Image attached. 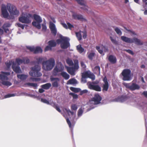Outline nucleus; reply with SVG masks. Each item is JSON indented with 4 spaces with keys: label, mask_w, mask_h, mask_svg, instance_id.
Returning <instances> with one entry per match:
<instances>
[{
    "label": "nucleus",
    "mask_w": 147,
    "mask_h": 147,
    "mask_svg": "<svg viewBox=\"0 0 147 147\" xmlns=\"http://www.w3.org/2000/svg\"><path fill=\"white\" fill-rule=\"evenodd\" d=\"M36 62L38 64L35 65L31 68V71L29 72L30 75L34 77H39L42 75V74L40 72L41 69L39 64L41 63L43 60V58L42 57H38L36 59Z\"/></svg>",
    "instance_id": "1"
},
{
    "label": "nucleus",
    "mask_w": 147,
    "mask_h": 147,
    "mask_svg": "<svg viewBox=\"0 0 147 147\" xmlns=\"http://www.w3.org/2000/svg\"><path fill=\"white\" fill-rule=\"evenodd\" d=\"M11 26V24L9 23L4 24L2 26V28H7Z\"/></svg>",
    "instance_id": "52"
},
{
    "label": "nucleus",
    "mask_w": 147,
    "mask_h": 147,
    "mask_svg": "<svg viewBox=\"0 0 147 147\" xmlns=\"http://www.w3.org/2000/svg\"><path fill=\"white\" fill-rule=\"evenodd\" d=\"M32 18V15L31 14L28 13L26 16H22L20 17L19 18V20L23 23L28 24L31 22L30 18Z\"/></svg>",
    "instance_id": "7"
},
{
    "label": "nucleus",
    "mask_w": 147,
    "mask_h": 147,
    "mask_svg": "<svg viewBox=\"0 0 147 147\" xmlns=\"http://www.w3.org/2000/svg\"><path fill=\"white\" fill-rule=\"evenodd\" d=\"M49 28L51 33L54 35H56L57 34V30L55 28V25L53 23H50Z\"/></svg>",
    "instance_id": "17"
},
{
    "label": "nucleus",
    "mask_w": 147,
    "mask_h": 147,
    "mask_svg": "<svg viewBox=\"0 0 147 147\" xmlns=\"http://www.w3.org/2000/svg\"><path fill=\"white\" fill-rule=\"evenodd\" d=\"M119 99L120 101L121 102H123L125 100V96H122L119 97Z\"/></svg>",
    "instance_id": "49"
},
{
    "label": "nucleus",
    "mask_w": 147,
    "mask_h": 147,
    "mask_svg": "<svg viewBox=\"0 0 147 147\" xmlns=\"http://www.w3.org/2000/svg\"><path fill=\"white\" fill-rule=\"evenodd\" d=\"M101 47L104 50L105 52H106L108 51V49L107 47L104 46L103 45H102Z\"/></svg>",
    "instance_id": "55"
},
{
    "label": "nucleus",
    "mask_w": 147,
    "mask_h": 147,
    "mask_svg": "<svg viewBox=\"0 0 147 147\" xmlns=\"http://www.w3.org/2000/svg\"><path fill=\"white\" fill-rule=\"evenodd\" d=\"M83 112V110L82 107L80 108L78 112V116H81Z\"/></svg>",
    "instance_id": "40"
},
{
    "label": "nucleus",
    "mask_w": 147,
    "mask_h": 147,
    "mask_svg": "<svg viewBox=\"0 0 147 147\" xmlns=\"http://www.w3.org/2000/svg\"><path fill=\"white\" fill-rule=\"evenodd\" d=\"M50 80L53 82L52 84V86L54 87H57L59 86L60 79L58 78H51Z\"/></svg>",
    "instance_id": "13"
},
{
    "label": "nucleus",
    "mask_w": 147,
    "mask_h": 147,
    "mask_svg": "<svg viewBox=\"0 0 147 147\" xmlns=\"http://www.w3.org/2000/svg\"><path fill=\"white\" fill-rule=\"evenodd\" d=\"M63 69V67H62L61 65L60 67H59L57 66L54 69L53 71V74L54 76H56L58 72L62 71Z\"/></svg>",
    "instance_id": "14"
},
{
    "label": "nucleus",
    "mask_w": 147,
    "mask_h": 147,
    "mask_svg": "<svg viewBox=\"0 0 147 147\" xmlns=\"http://www.w3.org/2000/svg\"><path fill=\"white\" fill-rule=\"evenodd\" d=\"M94 70L98 72H100V67L99 66H96L94 68Z\"/></svg>",
    "instance_id": "58"
},
{
    "label": "nucleus",
    "mask_w": 147,
    "mask_h": 147,
    "mask_svg": "<svg viewBox=\"0 0 147 147\" xmlns=\"http://www.w3.org/2000/svg\"><path fill=\"white\" fill-rule=\"evenodd\" d=\"M133 43L138 45H143V43L141 42L140 40L137 38L134 37L132 38Z\"/></svg>",
    "instance_id": "22"
},
{
    "label": "nucleus",
    "mask_w": 147,
    "mask_h": 147,
    "mask_svg": "<svg viewBox=\"0 0 147 147\" xmlns=\"http://www.w3.org/2000/svg\"><path fill=\"white\" fill-rule=\"evenodd\" d=\"M74 69L73 67H67V71L71 75L74 76L75 74Z\"/></svg>",
    "instance_id": "23"
},
{
    "label": "nucleus",
    "mask_w": 147,
    "mask_h": 147,
    "mask_svg": "<svg viewBox=\"0 0 147 147\" xmlns=\"http://www.w3.org/2000/svg\"><path fill=\"white\" fill-rule=\"evenodd\" d=\"M61 75L65 80H68L69 78V75L65 72H61Z\"/></svg>",
    "instance_id": "27"
},
{
    "label": "nucleus",
    "mask_w": 147,
    "mask_h": 147,
    "mask_svg": "<svg viewBox=\"0 0 147 147\" xmlns=\"http://www.w3.org/2000/svg\"><path fill=\"white\" fill-rule=\"evenodd\" d=\"M76 48L77 50L80 53H82L84 51V49L82 47L81 45L77 46Z\"/></svg>",
    "instance_id": "29"
},
{
    "label": "nucleus",
    "mask_w": 147,
    "mask_h": 147,
    "mask_svg": "<svg viewBox=\"0 0 147 147\" xmlns=\"http://www.w3.org/2000/svg\"><path fill=\"white\" fill-rule=\"evenodd\" d=\"M70 89L72 91L76 93L79 92L80 90V88H75L72 87H70Z\"/></svg>",
    "instance_id": "33"
},
{
    "label": "nucleus",
    "mask_w": 147,
    "mask_h": 147,
    "mask_svg": "<svg viewBox=\"0 0 147 147\" xmlns=\"http://www.w3.org/2000/svg\"><path fill=\"white\" fill-rule=\"evenodd\" d=\"M88 91L87 90H84L81 91L80 92V95H82L84 94L87 93L88 92Z\"/></svg>",
    "instance_id": "54"
},
{
    "label": "nucleus",
    "mask_w": 147,
    "mask_h": 147,
    "mask_svg": "<svg viewBox=\"0 0 147 147\" xmlns=\"http://www.w3.org/2000/svg\"><path fill=\"white\" fill-rule=\"evenodd\" d=\"M94 55L95 53H90L88 55V57L90 59L92 60L93 59V57L94 56Z\"/></svg>",
    "instance_id": "42"
},
{
    "label": "nucleus",
    "mask_w": 147,
    "mask_h": 147,
    "mask_svg": "<svg viewBox=\"0 0 147 147\" xmlns=\"http://www.w3.org/2000/svg\"><path fill=\"white\" fill-rule=\"evenodd\" d=\"M78 3L80 5L84 6V7H81V8L85 10H87L88 7L86 5V2L84 0H76Z\"/></svg>",
    "instance_id": "15"
},
{
    "label": "nucleus",
    "mask_w": 147,
    "mask_h": 147,
    "mask_svg": "<svg viewBox=\"0 0 147 147\" xmlns=\"http://www.w3.org/2000/svg\"><path fill=\"white\" fill-rule=\"evenodd\" d=\"M10 73L9 72H5L3 71L1 72V74H0V80L2 81V84L6 86H10L11 85V83L10 82L7 81L8 79L7 76L9 75Z\"/></svg>",
    "instance_id": "3"
},
{
    "label": "nucleus",
    "mask_w": 147,
    "mask_h": 147,
    "mask_svg": "<svg viewBox=\"0 0 147 147\" xmlns=\"http://www.w3.org/2000/svg\"><path fill=\"white\" fill-rule=\"evenodd\" d=\"M55 64L54 59L53 58H51L47 61H43L42 68L45 71H49L53 68Z\"/></svg>",
    "instance_id": "2"
},
{
    "label": "nucleus",
    "mask_w": 147,
    "mask_h": 147,
    "mask_svg": "<svg viewBox=\"0 0 147 147\" xmlns=\"http://www.w3.org/2000/svg\"><path fill=\"white\" fill-rule=\"evenodd\" d=\"M17 77L18 78L22 80H24L27 78L28 76L24 74L17 75Z\"/></svg>",
    "instance_id": "26"
},
{
    "label": "nucleus",
    "mask_w": 147,
    "mask_h": 147,
    "mask_svg": "<svg viewBox=\"0 0 147 147\" xmlns=\"http://www.w3.org/2000/svg\"><path fill=\"white\" fill-rule=\"evenodd\" d=\"M24 64H27L29 63L30 62L29 59H28L27 57L24 58Z\"/></svg>",
    "instance_id": "56"
},
{
    "label": "nucleus",
    "mask_w": 147,
    "mask_h": 147,
    "mask_svg": "<svg viewBox=\"0 0 147 147\" xmlns=\"http://www.w3.org/2000/svg\"><path fill=\"white\" fill-rule=\"evenodd\" d=\"M124 51H126L128 53H129V54H130L132 55H134V54L133 52L131 50L125 49L124 50Z\"/></svg>",
    "instance_id": "50"
},
{
    "label": "nucleus",
    "mask_w": 147,
    "mask_h": 147,
    "mask_svg": "<svg viewBox=\"0 0 147 147\" xmlns=\"http://www.w3.org/2000/svg\"><path fill=\"white\" fill-rule=\"evenodd\" d=\"M52 49V48L48 45L45 47V51H51Z\"/></svg>",
    "instance_id": "47"
},
{
    "label": "nucleus",
    "mask_w": 147,
    "mask_h": 147,
    "mask_svg": "<svg viewBox=\"0 0 147 147\" xmlns=\"http://www.w3.org/2000/svg\"><path fill=\"white\" fill-rule=\"evenodd\" d=\"M73 17L74 19L80 20L82 21H86V19L83 18V16L80 14H74L73 15Z\"/></svg>",
    "instance_id": "18"
},
{
    "label": "nucleus",
    "mask_w": 147,
    "mask_h": 147,
    "mask_svg": "<svg viewBox=\"0 0 147 147\" xmlns=\"http://www.w3.org/2000/svg\"><path fill=\"white\" fill-rule=\"evenodd\" d=\"M80 64L81 67L83 68H85L86 67V66L84 62L82 61H81Z\"/></svg>",
    "instance_id": "63"
},
{
    "label": "nucleus",
    "mask_w": 147,
    "mask_h": 147,
    "mask_svg": "<svg viewBox=\"0 0 147 147\" xmlns=\"http://www.w3.org/2000/svg\"><path fill=\"white\" fill-rule=\"evenodd\" d=\"M110 38L111 41L113 44L115 45H117L118 44V42L115 39H114L111 36H110Z\"/></svg>",
    "instance_id": "39"
},
{
    "label": "nucleus",
    "mask_w": 147,
    "mask_h": 147,
    "mask_svg": "<svg viewBox=\"0 0 147 147\" xmlns=\"http://www.w3.org/2000/svg\"><path fill=\"white\" fill-rule=\"evenodd\" d=\"M101 100L102 97L98 93L95 94L92 99V101L94 102V104L96 105L99 104Z\"/></svg>",
    "instance_id": "11"
},
{
    "label": "nucleus",
    "mask_w": 147,
    "mask_h": 147,
    "mask_svg": "<svg viewBox=\"0 0 147 147\" xmlns=\"http://www.w3.org/2000/svg\"><path fill=\"white\" fill-rule=\"evenodd\" d=\"M41 102H43V103H46L47 104L49 105L50 104L49 101L46 99L41 98Z\"/></svg>",
    "instance_id": "48"
},
{
    "label": "nucleus",
    "mask_w": 147,
    "mask_h": 147,
    "mask_svg": "<svg viewBox=\"0 0 147 147\" xmlns=\"http://www.w3.org/2000/svg\"><path fill=\"white\" fill-rule=\"evenodd\" d=\"M16 62L18 64L20 65L24 62V58L22 59H21L19 58H17L16 60Z\"/></svg>",
    "instance_id": "32"
},
{
    "label": "nucleus",
    "mask_w": 147,
    "mask_h": 147,
    "mask_svg": "<svg viewBox=\"0 0 147 147\" xmlns=\"http://www.w3.org/2000/svg\"><path fill=\"white\" fill-rule=\"evenodd\" d=\"M69 95L72 96L74 99H76L78 98V95L74 93L71 92L69 93Z\"/></svg>",
    "instance_id": "43"
},
{
    "label": "nucleus",
    "mask_w": 147,
    "mask_h": 147,
    "mask_svg": "<svg viewBox=\"0 0 147 147\" xmlns=\"http://www.w3.org/2000/svg\"><path fill=\"white\" fill-rule=\"evenodd\" d=\"M51 84L50 83H47L41 86L42 88L45 90L49 89L51 86Z\"/></svg>",
    "instance_id": "28"
},
{
    "label": "nucleus",
    "mask_w": 147,
    "mask_h": 147,
    "mask_svg": "<svg viewBox=\"0 0 147 147\" xmlns=\"http://www.w3.org/2000/svg\"><path fill=\"white\" fill-rule=\"evenodd\" d=\"M121 74L123 76L122 80L123 81H129L131 79V71L129 69H124Z\"/></svg>",
    "instance_id": "4"
},
{
    "label": "nucleus",
    "mask_w": 147,
    "mask_h": 147,
    "mask_svg": "<svg viewBox=\"0 0 147 147\" xmlns=\"http://www.w3.org/2000/svg\"><path fill=\"white\" fill-rule=\"evenodd\" d=\"M12 67L13 70L17 73H20L21 71L20 67L19 66L16 67V64L14 62L13 63Z\"/></svg>",
    "instance_id": "19"
},
{
    "label": "nucleus",
    "mask_w": 147,
    "mask_h": 147,
    "mask_svg": "<svg viewBox=\"0 0 147 147\" xmlns=\"http://www.w3.org/2000/svg\"><path fill=\"white\" fill-rule=\"evenodd\" d=\"M1 9L3 17L5 18H7L9 16V13L7 11L5 5L3 4L2 5Z\"/></svg>",
    "instance_id": "12"
},
{
    "label": "nucleus",
    "mask_w": 147,
    "mask_h": 147,
    "mask_svg": "<svg viewBox=\"0 0 147 147\" xmlns=\"http://www.w3.org/2000/svg\"><path fill=\"white\" fill-rule=\"evenodd\" d=\"M66 120L67 122V124H68L69 127L70 128H72L71 122L70 121V120H69V119L68 118H67L66 119Z\"/></svg>",
    "instance_id": "53"
},
{
    "label": "nucleus",
    "mask_w": 147,
    "mask_h": 147,
    "mask_svg": "<svg viewBox=\"0 0 147 147\" xmlns=\"http://www.w3.org/2000/svg\"><path fill=\"white\" fill-rule=\"evenodd\" d=\"M14 62H12V61H9L8 62H6L5 64L6 65L7 67L8 68H9L10 67L11 65H13V63Z\"/></svg>",
    "instance_id": "41"
},
{
    "label": "nucleus",
    "mask_w": 147,
    "mask_h": 147,
    "mask_svg": "<svg viewBox=\"0 0 147 147\" xmlns=\"http://www.w3.org/2000/svg\"><path fill=\"white\" fill-rule=\"evenodd\" d=\"M123 85L126 88L131 91L138 90L140 88V86L138 85L134 82L129 83H123Z\"/></svg>",
    "instance_id": "6"
},
{
    "label": "nucleus",
    "mask_w": 147,
    "mask_h": 147,
    "mask_svg": "<svg viewBox=\"0 0 147 147\" xmlns=\"http://www.w3.org/2000/svg\"><path fill=\"white\" fill-rule=\"evenodd\" d=\"M77 105L76 104H73L71 106V109L72 110L76 111L77 109Z\"/></svg>",
    "instance_id": "46"
},
{
    "label": "nucleus",
    "mask_w": 147,
    "mask_h": 147,
    "mask_svg": "<svg viewBox=\"0 0 147 147\" xmlns=\"http://www.w3.org/2000/svg\"><path fill=\"white\" fill-rule=\"evenodd\" d=\"M25 85L33 87L34 89H36L37 86V84L34 83H27L25 84Z\"/></svg>",
    "instance_id": "31"
},
{
    "label": "nucleus",
    "mask_w": 147,
    "mask_h": 147,
    "mask_svg": "<svg viewBox=\"0 0 147 147\" xmlns=\"http://www.w3.org/2000/svg\"><path fill=\"white\" fill-rule=\"evenodd\" d=\"M17 25L18 26V27H20L22 29H24V25L22 24H21L18 23L17 24Z\"/></svg>",
    "instance_id": "61"
},
{
    "label": "nucleus",
    "mask_w": 147,
    "mask_h": 147,
    "mask_svg": "<svg viewBox=\"0 0 147 147\" xmlns=\"http://www.w3.org/2000/svg\"><path fill=\"white\" fill-rule=\"evenodd\" d=\"M78 83L77 81L75 78H73L69 80L67 82V84H77Z\"/></svg>",
    "instance_id": "25"
},
{
    "label": "nucleus",
    "mask_w": 147,
    "mask_h": 147,
    "mask_svg": "<svg viewBox=\"0 0 147 147\" xmlns=\"http://www.w3.org/2000/svg\"><path fill=\"white\" fill-rule=\"evenodd\" d=\"M86 78H84L82 76V78L81 79V82L84 83H86L87 82Z\"/></svg>",
    "instance_id": "57"
},
{
    "label": "nucleus",
    "mask_w": 147,
    "mask_h": 147,
    "mask_svg": "<svg viewBox=\"0 0 147 147\" xmlns=\"http://www.w3.org/2000/svg\"><path fill=\"white\" fill-rule=\"evenodd\" d=\"M66 63L69 66H72L74 65V63L72 61L69 59H67L66 60Z\"/></svg>",
    "instance_id": "36"
},
{
    "label": "nucleus",
    "mask_w": 147,
    "mask_h": 147,
    "mask_svg": "<svg viewBox=\"0 0 147 147\" xmlns=\"http://www.w3.org/2000/svg\"><path fill=\"white\" fill-rule=\"evenodd\" d=\"M67 24L68 26V28L69 29H71L74 27L73 26L70 24L69 22H68L67 23Z\"/></svg>",
    "instance_id": "62"
},
{
    "label": "nucleus",
    "mask_w": 147,
    "mask_h": 147,
    "mask_svg": "<svg viewBox=\"0 0 147 147\" xmlns=\"http://www.w3.org/2000/svg\"><path fill=\"white\" fill-rule=\"evenodd\" d=\"M74 65L73 67L74 69H78L79 68L78 61V60L74 61Z\"/></svg>",
    "instance_id": "34"
},
{
    "label": "nucleus",
    "mask_w": 147,
    "mask_h": 147,
    "mask_svg": "<svg viewBox=\"0 0 147 147\" xmlns=\"http://www.w3.org/2000/svg\"><path fill=\"white\" fill-rule=\"evenodd\" d=\"M96 49L98 51V52L100 54H102L103 53V51L102 50L100 49V47L98 46H96Z\"/></svg>",
    "instance_id": "51"
},
{
    "label": "nucleus",
    "mask_w": 147,
    "mask_h": 147,
    "mask_svg": "<svg viewBox=\"0 0 147 147\" xmlns=\"http://www.w3.org/2000/svg\"><path fill=\"white\" fill-rule=\"evenodd\" d=\"M40 23L35 21L33 22L32 23V25L38 29H40L41 28V25Z\"/></svg>",
    "instance_id": "30"
},
{
    "label": "nucleus",
    "mask_w": 147,
    "mask_h": 147,
    "mask_svg": "<svg viewBox=\"0 0 147 147\" xmlns=\"http://www.w3.org/2000/svg\"><path fill=\"white\" fill-rule=\"evenodd\" d=\"M33 18L38 23H40L42 21V18L40 17L36 14H34L33 15L32 18Z\"/></svg>",
    "instance_id": "21"
},
{
    "label": "nucleus",
    "mask_w": 147,
    "mask_h": 147,
    "mask_svg": "<svg viewBox=\"0 0 147 147\" xmlns=\"http://www.w3.org/2000/svg\"><path fill=\"white\" fill-rule=\"evenodd\" d=\"M26 48L30 51L33 52L34 54L41 53L42 51V49L39 47H37L35 48L30 46H27Z\"/></svg>",
    "instance_id": "9"
},
{
    "label": "nucleus",
    "mask_w": 147,
    "mask_h": 147,
    "mask_svg": "<svg viewBox=\"0 0 147 147\" xmlns=\"http://www.w3.org/2000/svg\"><path fill=\"white\" fill-rule=\"evenodd\" d=\"M121 39L123 41L126 43H133L131 38L123 36L121 37Z\"/></svg>",
    "instance_id": "20"
},
{
    "label": "nucleus",
    "mask_w": 147,
    "mask_h": 147,
    "mask_svg": "<svg viewBox=\"0 0 147 147\" xmlns=\"http://www.w3.org/2000/svg\"><path fill=\"white\" fill-rule=\"evenodd\" d=\"M42 30L44 31H45L47 29V27L45 25L43 24L42 25Z\"/></svg>",
    "instance_id": "64"
},
{
    "label": "nucleus",
    "mask_w": 147,
    "mask_h": 147,
    "mask_svg": "<svg viewBox=\"0 0 147 147\" xmlns=\"http://www.w3.org/2000/svg\"><path fill=\"white\" fill-rule=\"evenodd\" d=\"M63 42L61 44L60 46L61 48L65 49L67 48L70 46L69 42V40L67 37H63L62 38Z\"/></svg>",
    "instance_id": "10"
},
{
    "label": "nucleus",
    "mask_w": 147,
    "mask_h": 147,
    "mask_svg": "<svg viewBox=\"0 0 147 147\" xmlns=\"http://www.w3.org/2000/svg\"><path fill=\"white\" fill-rule=\"evenodd\" d=\"M95 82L88 83V88L91 90H93L98 92L101 91V88L98 85H94L96 84Z\"/></svg>",
    "instance_id": "8"
},
{
    "label": "nucleus",
    "mask_w": 147,
    "mask_h": 147,
    "mask_svg": "<svg viewBox=\"0 0 147 147\" xmlns=\"http://www.w3.org/2000/svg\"><path fill=\"white\" fill-rule=\"evenodd\" d=\"M108 60L112 64H115L117 62V60L116 57L113 55H110L109 56Z\"/></svg>",
    "instance_id": "16"
},
{
    "label": "nucleus",
    "mask_w": 147,
    "mask_h": 147,
    "mask_svg": "<svg viewBox=\"0 0 147 147\" xmlns=\"http://www.w3.org/2000/svg\"><path fill=\"white\" fill-rule=\"evenodd\" d=\"M83 33V38L84 39H85L87 37V33L86 31H83L82 32Z\"/></svg>",
    "instance_id": "59"
},
{
    "label": "nucleus",
    "mask_w": 147,
    "mask_h": 147,
    "mask_svg": "<svg viewBox=\"0 0 147 147\" xmlns=\"http://www.w3.org/2000/svg\"><path fill=\"white\" fill-rule=\"evenodd\" d=\"M109 86L108 83H106L104 84L103 87V91L105 90V91H107L109 88Z\"/></svg>",
    "instance_id": "37"
},
{
    "label": "nucleus",
    "mask_w": 147,
    "mask_h": 147,
    "mask_svg": "<svg viewBox=\"0 0 147 147\" xmlns=\"http://www.w3.org/2000/svg\"><path fill=\"white\" fill-rule=\"evenodd\" d=\"M88 78L91 79L92 80H94L95 79V76L93 74L90 72Z\"/></svg>",
    "instance_id": "45"
},
{
    "label": "nucleus",
    "mask_w": 147,
    "mask_h": 147,
    "mask_svg": "<svg viewBox=\"0 0 147 147\" xmlns=\"http://www.w3.org/2000/svg\"><path fill=\"white\" fill-rule=\"evenodd\" d=\"M48 44L52 48L55 47L57 45L56 42L53 40L49 41L48 42Z\"/></svg>",
    "instance_id": "24"
},
{
    "label": "nucleus",
    "mask_w": 147,
    "mask_h": 147,
    "mask_svg": "<svg viewBox=\"0 0 147 147\" xmlns=\"http://www.w3.org/2000/svg\"><path fill=\"white\" fill-rule=\"evenodd\" d=\"M76 36L79 40H81L82 39V35L80 32H76Z\"/></svg>",
    "instance_id": "35"
},
{
    "label": "nucleus",
    "mask_w": 147,
    "mask_h": 147,
    "mask_svg": "<svg viewBox=\"0 0 147 147\" xmlns=\"http://www.w3.org/2000/svg\"><path fill=\"white\" fill-rule=\"evenodd\" d=\"M89 73L90 72H88V71L84 72L82 73V76L84 78L85 77L86 78H88Z\"/></svg>",
    "instance_id": "38"
},
{
    "label": "nucleus",
    "mask_w": 147,
    "mask_h": 147,
    "mask_svg": "<svg viewBox=\"0 0 147 147\" xmlns=\"http://www.w3.org/2000/svg\"><path fill=\"white\" fill-rule=\"evenodd\" d=\"M7 7L11 15L17 16L18 15L19 11L15 6L10 3H8L7 5Z\"/></svg>",
    "instance_id": "5"
},
{
    "label": "nucleus",
    "mask_w": 147,
    "mask_h": 147,
    "mask_svg": "<svg viewBox=\"0 0 147 147\" xmlns=\"http://www.w3.org/2000/svg\"><path fill=\"white\" fill-rule=\"evenodd\" d=\"M65 110L68 114L69 113H70L72 115H74V112L71 111L69 109H65Z\"/></svg>",
    "instance_id": "60"
},
{
    "label": "nucleus",
    "mask_w": 147,
    "mask_h": 147,
    "mask_svg": "<svg viewBox=\"0 0 147 147\" xmlns=\"http://www.w3.org/2000/svg\"><path fill=\"white\" fill-rule=\"evenodd\" d=\"M115 30L117 34H118L119 35H121L122 34L121 32L118 28L117 27L115 28Z\"/></svg>",
    "instance_id": "44"
}]
</instances>
